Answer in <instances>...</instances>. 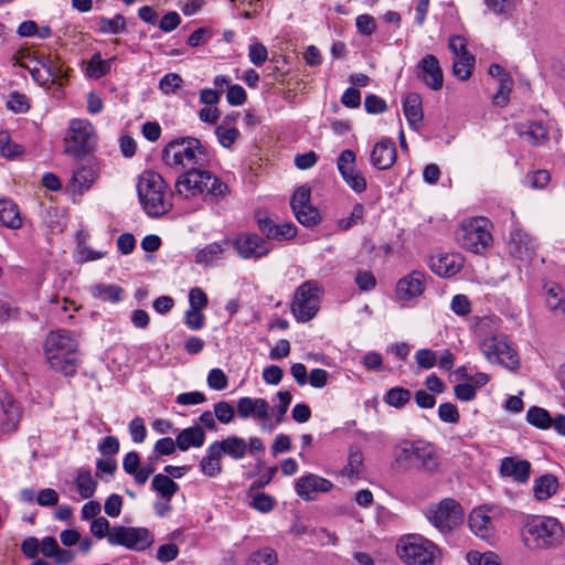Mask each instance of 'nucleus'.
I'll list each match as a JSON object with an SVG mask.
<instances>
[{
    "instance_id": "obj_1",
    "label": "nucleus",
    "mask_w": 565,
    "mask_h": 565,
    "mask_svg": "<svg viewBox=\"0 0 565 565\" xmlns=\"http://www.w3.org/2000/svg\"><path fill=\"white\" fill-rule=\"evenodd\" d=\"M203 168L190 169L177 178L174 190L178 198L193 203H217L228 195V185Z\"/></svg>"
},
{
    "instance_id": "obj_2",
    "label": "nucleus",
    "mask_w": 565,
    "mask_h": 565,
    "mask_svg": "<svg viewBox=\"0 0 565 565\" xmlns=\"http://www.w3.org/2000/svg\"><path fill=\"white\" fill-rule=\"evenodd\" d=\"M140 204L148 216L160 217L171 211L172 193L161 174L147 170L137 182Z\"/></svg>"
},
{
    "instance_id": "obj_3",
    "label": "nucleus",
    "mask_w": 565,
    "mask_h": 565,
    "mask_svg": "<svg viewBox=\"0 0 565 565\" xmlns=\"http://www.w3.org/2000/svg\"><path fill=\"white\" fill-rule=\"evenodd\" d=\"M209 150L196 138H177L162 150V160L166 166L178 171H188L205 167L210 161Z\"/></svg>"
},
{
    "instance_id": "obj_4",
    "label": "nucleus",
    "mask_w": 565,
    "mask_h": 565,
    "mask_svg": "<svg viewBox=\"0 0 565 565\" xmlns=\"http://www.w3.org/2000/svg\"><path fill=\"white\" fill-rule=\"evenodd\" d=\"M77 340L71 331H52L45 340V356L50 367L65 376H73L77 366Z\"/></svg>"
},
{
    "instance_id": "obj_5",
    "label": "nucleus",
    "mask_w": 565,
    "mask_h": 565,
    "mask_svg": "<svg viewBox=\"0 0 565 565\" xmlns=\"http://www.w3.org/2000/svg\"><path fill=\"white\" fill-rule=\"evenodd\" d=\"M522 536L530 550H547L562 543L564 529L556 518L531 515L525 521Z\"/></svg>"
},
{
    "instance_id": "obj_6",
    "label": "nucleus",
    "mask_w": 565,
    "mask_h": 565,
    "mask_svg": "<svg viewBox=\"0 0 565 565\" xmlns=\"http://www.w3.org/2000/svg\"><path fill=\"white\" fill-rule=\"evenodd\" d=\"M397 555L407 565H439L440 551L435 543L418 534L401 537Z\"/></svg>"
},
{
    "instance_id": "obj_7",
    "label": "nucleus",
    "mask_w": 565,
    "mask_h": 565,
    "mask_svg": "<svg viewBox=\"0 0 565 565\" xmlns=\"http://www.w3.org/2000/svg\"><path fill=\"white\" fill-rule=\"evenodd\" d=\"M323 295L322 285L317 280H306L295 291L291 313L298 322L312 320L320 308Z\"/></svg>"
},
{
    "instance_id": "obj_8",
    "label": "nucleus",
    "mask_w": 565,
    "mask_h": 565,
    "mask_svg": "<svg viewBox=\"0 0 565 565\" xmlns=\"http://www.w3.org/2000/svg\"><path fill=\"white\" fill-rule=\"evenodd\" d=\"M456 239L460 247L470 253L484 252L492 244L487 218L473 217L465 221L456 233Z\"/></svg>"
},
{
    "instance_id": "obj_9",
    "label": "nucleus",
    "mask_w": 565,
    "mask_h": 565,
    "mask_svg": "<svg viewBox=\"0 0 565 565\" xmlns=\"http://www.w3.org/2000/svg\"><path fill=\"white\" fill-rule=\"evenodd\" d=\"M429 523L441 533L451 532L463 521V509L455 499L446 498L425 510Z\"/></svg>"
},
{
    "instance_id": "obj_10",
    "label": "nucleus",
    "mask_w": 565,
    "mask_h": 565,
    "mask_svg": "<svg viewBox=\"0 0 565 565\" xmlns=\"http://www.w3.org/2000/svg\"><path fill=\"white\" fill-rule=\"evenodd\" d=\"M97 142L94 126L86 119L70 121L65 139V152L81 157L92 151Z\"/></svg>"
},
{
    "instance_id": "obj_11",
    "label": "nucleus",
    "mask_w": 565,
    "mask_h": 565,
    "mask_svg": "<svg viewBox=\"0 0 565 565\" xmlns=\"http://www.w3.org/2000/svg\"><path fill=\"white\" fill-rule=\"evenodd\" d=\"M479 347L488 362L498 363L510 370L519 366V356L508 342L505 335L495 334L487 337L480 342Z\"/></svg>"
},
{
    "instance_id": "obj_12",
    "label": "nucleus",
    "mask_w": 565,
    "mask_h": 565,
    "mask_svg": "<svg viewBox=\"0 0 565 565\" xmlns=\"http://www.w3.org/2000/svg\"><path fill=\"white\" fill-rule=\"evenodd\" d=\"M502 514L501 507L497 504L476 507L469 513V527L477 537L491 542L495 537V522Z\"/></svg>"
},
{
    "instance_id": "obj_13",
    "label": "nucleus",
    "mask_w": 565,
    "mask_h": 565,
    "mask_svg": "<svg viewBox=\"0 0 565 565\" xmlns=\"http://www.w3.org/2000/svg\"><path fill=\"white\" fill-rule=\"evenodd\" d=\"M154 536L147 527L115 525L108 536V543L113 546H124L127 550L142 552L151 546Z\"/></svg>"
},
{
    "instance_id": "obj_14",
    "label": "nucleus",
    "mask_w": 565,
    "mask_h": 565,
    "mask_svg": "<svg viewBox=\"0 0 565 565\" xmlns=\"http://www.w3.org/2000/svg\"><path fill=\"white\" fill-rule=\"evenodd\" d=\"M508 254L522 264L530 262L536 252V243L525 231L514 226L507 243Z\"/></svg>"
},
{
    "instance_id": "obj_15",
    "label": "nucleus",
    "mask_w": 565,
    "mask_h": 565,
    "mask_svg": "<svg viewBox=\"0 0 565 565\" xmlns=\"http://www.w3.org/2000/svg\"><path fill=\"white\" fill-rule=\"evenodd\" d=\"M310 189L302 185L295 191L290 200L297 221L307 227L316 225L320 220L319 211L310 204Z\"/></svg>"
},
{
    "instance_id": "obj_16",
    "label": "nucleus",
    "mask_w": 565,
    "mask_h": 565,
    "mask_svg": "<svg viewBox=\"0 0 565 565\" xmlns=\"http://www.w3.org/2000/svg\"><path fill=\"white\" fill-rule=\"evenodd\" d=\"M356 156L354 151L345 149L341 151L337 160V168L344 182L356 193L366 189V180L355 167Z\"/></svg>"
},
{
    "instance_id": "obj_17",
    "label": "nucleus",
    "mask_w": 565,
    "mask_h": 565,
    "mask_svg": "<svg viewBox=\"0 0 565 565\" xmlns=\"http://www.w3.org/2000/svg\"><path fill=\"white\" fill-rule=\"evenodd\" d=\"M236 408L241 418L246 419L254 417L255 419L262 422L260 428L263 430H274V425L269 422L270 406L266 399L252 398L247 396L241 397L237 399Z\"/></svg>"
},
{
    "instance_id": "obj_18",
    "label": "nucleus",
    "mask_w": 565,
    "mask_h": 565,
    "mask_svg": "<svg viewBox=\"0 0 565 565\" xmlns=\"http://www.w3.org/2000/svg\"><path fill=\"white\" fill-rule=\"evenodd\" d=\"M232 245L244 259L260 258L270 252L268 242L252 233H239L234 237Z\"/></svg>"
},
{
    "instance_id": "obj_19",
    "label": "nucleus",
    "mask_w": 565,
    "mask_h": 565,
    "mask_svg": "<svg viewBox=\"0 0 565 565\" xmlns=\"http://www.w3.org/2000/svg\"><path fill=\"white\" fill-rule=\"evenodd\" d=\"M333 487L330 480L315 473L302 476L295 482V491L303 501H313L318 493H328Z\"/></svg>"
},
{
    "instance_id": "obj_20",
    "label": "nucleus",
    "mask_w": 565,
    "mask_h": 565,
    "mask_svg": "<svg viewBox=\"0 0 565 565\" xmlns=\"http://www.w3.org/2000/svg\"><path fill=\"white\" fill-rule=\"evenodd\" d=\"M97 179L96 171L89 166H81L73 170L65 184V192L75 201L87 192Z\"/></svg>"
},
{
    "instance_id": "obj_21",
    "label": "nucleus",
    "mask_w": 565,
    "mask_h": 565,
    "mask_svg": "<svg viewBox=\"0 0 565 565\" xmlns=\"http://www.w3.org/2000/svg\"><path fill=\"white\" fill-rule=\"evenodd\" d=\"M426 287V275L423 271L414 270L402 277L395 288L396 297L403 301H411L419 297Z\"/></svg>"
},
{
    "instance_id": "obj_22",
    "label": "nucleus",
    "mask_w": 565,
    "mask_h": 565,
    "mask_svg": "<svg viewBox=\"0 0 565 565\" xmlns=\"http://www.w3.org/2000/svg\"><path fill=\"white\" fill-rule=\"evenodd\" d=\"M417 77L433 90H439L443 87V71L435 55L427 54L418 62Z\"/></svg>"
},
{
    "instance_id": "obj_23",
    "label": "nucleus",
    "mask_w": 565,
    "mask_h": 565,
    "mask_svg": "<svg viewBox=\"0 0 565 565\" xmlns=\"http://www.w3.org/2000/svg\"><path fill=\"white\" fill-rule=\"evenodd\" d=\"M465 264V258L459 253H444L431 257L430 269L440 277H452L458 274Z\"/></svg>"
},
{
    "instance_id": "obj_24",
    "label": "nucleus",
    "mask_w": 565,
    "mask_h": 565,
    "mask_svg": "<svg viewBox=\"0 0 565 565\" xmlns=\"http://www.w3.org/2000/svg\"><path fill=\"white\" fill-rule=\"evenodd\" d=\"M414 460L417 462L418 467L429 471L435 472L439 469L440 459L436 447L426 440H416L415 447L412 448Z\"/></svg>"
},
{
    "instance_id": "obj_25",
    "label": "nucleus",
    "mask_w": 565,
    "mask_h": 565,
    "mask_svg": "<svg viewBox=\"0 0 565 565\" xmlns=\"http://www.w3.org/2000/svg\"><path fill=\"white\" fill-rule=\"evenodd\" d=\"M500 475L518 483H526L531 475V463L516 457H504L500 463Z\"/></svg>"
},
{
    "instance_id": "obj_26",
    "label": "nucleus",
    "mask_w": 565,
    "mask_h": 565,
    "mask_svg": "<svg viewBox=\"0 0 565 565\" xmlns=\"http://www.w3.org/2000/svg\"><path fill=\"white\" fill-rule=\"evenodd\" d=\"M371 163L379 170L390 169L396 161V149L392 140L383 138L377 141L370 156Z\"/></svg>"
},
{
    "instance_id": "obj_27",
    "label": "nucleus",
    "mask_w": 565,
    "mask_h": 565,
    "mask_svg": "<svg viewBox=\"0 0 565 565\" xmlns=\"http://www.w3.org/2000/svg\"><path fill=\"white\" fill-rule=\"evenodd\" d=\"M228 241L213 242L202 248H198L194 254V262L203 267L215 266L225 258Z\"/></svg>"
},
{
    "instance_id": "obj_28",
    "label": "nucleus",
    "mask_w": 565,
    "mask_h": 565,
    "mask_svg": "<svg viewBox=\"0 0 565 565\" xmlns=\"http://www.w3.org/2000/svg\"><path fill=\"white\" fill-rule=\"evenodd\" d=\"M122 468L140 486H143L154 471V468L149 463L140 466V456L137 451H129L125 455Z\"/></svg>"
},
{
    "instance_id": "obj_29",
    "label": "nucleus",
    "mask_w": 565,
    "mask_h": 565,
    "mask_svg": "<svg viewBox=\"0 0 565 565\" xmlns=\"http://www.w3.org/2000/svg\"><path fill=\"white\" fill-rule=\"evenodd\" d=\"M2 416L0 418V430L3 434L13 433L21 419V408L11 397H4L2 401Z\"/></svg>"
},
{
    "instance_id": "obj_30",
    "label": "nucleus",
    "mask_w": 565,
    "mask_h": 565,
    "mask_svg": "<svg viewBox=\"0 0 565 565\" xmlns=\"http://www.w3.org/2000/svg\"><path fill=\"white\" fill-rule=\"evenodd\" d=\"M212 444L222 457L225 455L234 460H241L247 454V443L242 437L230 436L222 440H215Z\"/></svg>"
},
{
    "instance_id": "obj_31",
    "label": "nucleus",
    "mask_w": 565,
    "mask_h": 565,
    "mask_svg": "<svg viewBox=\"0 0 565 565\" xmlns=\"http://www.w3.org/2000/svg\"><path fill=\"white\" fill-rule=\"evenodd\" d=\"M177 445L180 451H186L190 448H200L205 443V433L199 425L191 426L178 431Z\"/></svg>"
},
{
    "instance_id": "obj_32",
    "label": "nucleus",
    "mask_w": 565,
    "mask_h": 565,
    "mask_svg": "<svg viewBox=\"0 0 565 565\" xmlns=\"http://www.w3.org/2000/svg\"><path fill=\"white\" fill-rule=\"evenodd\" d=\"M40 552L45 557L54 558L57 565L70 564L75 558L74 552L61 548L53 536H46L41 541Z\"/></svg>"
},
{
    "instance_id": "obj_33",
    "label": "nucleus",
    "mask_w": 565,
    "mask_h": 565,
    "mask_svg": "<svg viewBox=\"0 0 565 565\" xmlns=\"http://www.w3.org/2000/svg\"><path fill=\"white\" fill-rule=\"evenodd\" d=\"M222 456L218 450L211 444L205 449V455L202 457L199 463L200 472L209 478H215L222 472Z\"/></svg>"
},
{
    "instance_id": "obj_34",
    "label": "nucleus",
    "mask_w": 565,
    "mask_h": 565,
    "mask_svg": "<svg viewBox=\"0 0 565 565\" xmlns=\"http://www.w3.org/2000/svg\"><path fill=\"white\" fill-rule=\"evenodd\" d=\"M0 224L10 230H19L23 225L19 207L11 199L0 200Z\"/></svg>"
},
{
    "instance_id": "obj_35",
    "label": "nucleus",
    "mask_w": 565,
    "mask_h": 565,
    "mask_svg": "<svg viewBox=\"0 0 565 565\" xmlns=\"http://www.w3.org/2000/svg\"><path fill=\"white\" fill-rule=\"evenodd\" d=\"M259 227L269 239H291L297 235V227L292 223L275 225L270 221H260Z\"/></svg>"
},
{
    "instance_id": "obj_36",
    "label": "nucleus",
    "mask_w": 565,
    "mask_h": 565,
    "mask_svg": "<svg viewBox=\"0 0 565 565\" xmlns=\"http://www.w3.org/2000/svg\"><path fill=\"white\" fill-rule=\"evenodd\" d=\"M558 480L551 473H545L534 480L533 494L536 500L545 501L556 493Z\"/></svg>"
},
{
    "instance_id": "obj_37",
    "label": "nucleus",
    "mask_w": 565,
    "mask_h": 565,
    "mask_svg": "<svg viewBox=\"0 0 565 565\" xmlns=\"http://www.w3.org/2000/svg\"><path fill=\"white\" fill-rule=\"evenodd\" d=\"M404 115L412 128H417L423 119L422 98L416 93H411L403 102Z\"/></svg>"
},
{
    "instance_id": "obj_38",
    "label": "nucleus",
    "mask_w": 565,
    "mask_h": 565,
    "mask_svg": "<svg viewBox=\"0 0 565 565\" xmlns=\"http://www.w3.org/2000/svg\"><path fill=\"white\" fill-rule=\"evenodd\" d=\"M151 489L166 501H171L180 487L169 476L158 473L152 478Z\"/></svg>"
},
{
    "instance_id": "obj_39",
    "label": "nucleus",
    "mask_w": 565,
    "mask_h": 565,
    "mask_svg": "<svg viewBox=\"0 0 565 565\" xmlns=\"http://www.w3.org/2000/svg\"><path fill=\"white\" fill-rule=\"evenodd\" d=\"M519 134L523 140L533 146H539L547 140L548 129L542 122L531 121L523 125Z\"/></svg>"
},
{
    "instance_id": "obj_40",
    "label": "nucleus",
    "mask_w": 565,
    "mask_h": 565,
    "mask_svg": "<svg viewBox=\"0 0 565 565\" xmlns=\"http://www.w3.org/2000/svg\"><path fill=\"white\" fill-rule=\"evenodd\" d=\"M115 60V56L107 60H103L102 54L99 52L93 54V56L85 66L86 76L95 79L104 77L110 72Z\"/></svg>"
},
{
    "instance_id": "obj_41",
    "label": "nucleus",
    "mask_w": 565,
    "mask_h": 565,
    "mask_svg": "<svg viewBox=\"0 0 565 565\" xmlns=\"http://www.w3.org/2000/svg\"><path fill=\"white\" fill-rule=\"evenodd\" d=\"M363 469L364 462L362 451L355 446L350 447L348 454V463L342 468L340 475L349 479H358L363 472Z\"/></svg>"
},
{
    "instance_id": "obj_42",
    "label": "nucleus",
    "mask_w": 565,
    "mask_h": 565,
    "mask_svg": "<svg viewBox=\"0 0 565 565\" xmlns=\"http://www.w3.org/2000/svg\"><path fill=\"white\" fill-rule=\"evenodd\" d=\"M234 119L235 117L227 116L222 124L215 128L217 140L224 148H230L239 136L238 129L234 126Z\"/></svg>"
},
{
    "instance_id": "obj_43",
    "label": "nucleus",
    "mask_w": 565,
    "mask_h": 565,
    "mask_svg": "<svg viewBox=\"0 0 565 565\" xmlns=\"http://www.w3.org/2000/svg\"><path fill=\"white\" fill-rule=\"evenodd\" d=\"M75 486L82 499L92 498L97 488V482L87 469H79L75 478Z\"/></svg>"
},
{
    "instance_id": "obj_44",
    "label": "nucleus",
    "mask_w": 565,
    "mask_h": 565,
    "mask_svg": "<svg viewBox=\"0 0 565 565\" xmlns=\"http://www.w3.org/2000/svg\"><path fill=\"white\" fill-rule=\"evenodd\" d=\"M87 237L88 236L85 233L77 234L78 244H77L75 255H74L76 263L83 264V263H87V262L98 260V259L103 258L105 255V252L95 250V249H92L90 247H88L85 244V241L87 239Z\"/></svg>"
},
{
    "instance_id": "obj_45",
    "label": "nucleus",
    "mask_w": 565,
    "mask_h": 565,
    "mask_svg": "<svg viewBox=\"0 0 565 565\" xmlns=\"http://www.w3.org/2000/svg\"><path fill=\"white\" fill-rule=\"evenodd\" d=\"M33 60L41 66L51 83L54 84L64 77L63 65L60 61L50 56L33 57Z\"/></svg>"
},
{
    "instance_id": "obj_46",
    "label": "nucleus",
    "mask_w": 565,
    "mask_h": 565,
    "mask_svg": "<svg viewBox=\"0 0 565 565\" xmlns=\"http://www.w3.org/2000/svg\"><path fill=\"white\" fill-rule=\"evenodd\" d=\"M97 26L103 34H119L126 30L127 22L121 14H116L114 18L100 17Z\"/></svg>"
},
{
    "instance_id": "obj_47",
    "label": "nucleus",
    "mask_w": 565,
    "mask_h": 565,
    "mask_svg": "<svg viewBox=\"0 0 565 565\" xmlns=\"http://www.w3.org/2000/svg\"><path fill=\"white\" fill-rule=\"evenodd\" d=\"M475 66V57L471 54H461L455 56L452 62L454 75L460 81H467L472 73Z\"/></svg>"
},
{
    "instance_id": "obj_48",
    "label": "nucleus",
    "mask_w": 565,
    "mask_h": 565,
    "mask_svg": "<svg viewBox=\"0 0 565 565\" xmlns=\"http://www.w3.org/2000/svg\"><path fill=\"white\" fill-rule=\"evenodd\" d=\"M122 294V288L117 285H95L92 287L93 297L109 302H118Z\"/></svg>"
},
{
    "instance_id": "obj_49",
    "label": "nucleus",
    "mask_w": 565,
    "mask_h": 565,
    "mask_svg": "<svg viewBox=\"0 0 565 565\" xmlns=\"http://www.w3.org/2000/svg\"><path fill=\"white\" fill-rule=\"evenodd\" d=\"M526 420L532 426L541 429H547L552 427V417L550 413L539 406H532L526 413Z\"/></svg>"
},
{
    "instance_id": "obj_50",
    "label": "nucleus",
    "mask_w": 565,
    "mask_h": 565,
    "mask_svg": "<svg viewBox=\"0 0 565 565\" xmlns=\"http://www.w3.org/2000/svg\"><path fill=\"white\" fill-rule=\"evenodd\" d=\"M411 397L412 393L409 390L396 386L388 390L383 399L392 407L402 408L411 401Z\"/></svg>"
},
{
    "instance_id": "obj_51",
    "label": "nucleus",
    "mask_w": 565,
    "mask_h": 565,
    "mask_svg": "<svg viewBox=\"0 0 565 565\" xmlns=\"http://www.w3.org/2000/svg\"><path fill=\"white\" fill-rule=\"evenodd\" d=\"M23 148L13 142L8 131H0V153L2 157L13 159L21 156Z\"/></svg>"
},
{
    "instance_id": "obj_52",
    "label": "nucleus",
    "mask_w": 565,
    "mask_h": 565,
    "mask_svg": "<svg viewBox=\"0 0 565 565\" xmlns=\"http://www.w3.org/2000/svg\"><path fill=\"white\" fill-rule=\"evenodd\" d=\"M276 563L277 554L269 547L258 550L247 561V565H275Z\"/></svg>"
},
{
    "instance_id": "obj_53",
    "label": "nucleus",
    "mask_w": 565,
    "mask_h": 565,
    "mask_svg": "<svg viewBox=\"0 0 565 565\" xmlns=\"http://www.w3.org/2000/svg\"><path fill=\"white\" fill-rule=\"evenodd\" d=\"M467 561L470 565H500L499 556L493 552L470 551Z\"/></svg>"
},
{
    "instance_id": "obj_54",
    "label": "nucleus",
    "mask_w": 565,
    "mask_h": 565,
    "mask_svg": "<svg viewBox=\"0 0 565 565\" xmlns=\"http://www.w3.org/2000/svg\"><path fill=\"white\" fill-rule=\"evenodd\" d=\"M213 412L216 419L223 424L227 425L232 423L235 416V409L230 402L220 401L214 404Z\"/></svg>"
},
{
    "instance_id": "obj_55",
    "label": "nucleus",
    "mask_w": 565,
    "mask_h": 565,
    "mask_svg": "<svg viewBox=\"0 0 565 565\" xmlns=\"http://www.w3.org/2000/svg\"><path fill=\"white\" fill-rule=\"evenodd\" d=\"M499 87L492 102L495 106L504 107L510 100V93L512 89L513 81L511 77H504L503 82L498 83Z\"/></svg>"
},
{
    "instance_id": "obj_56",
    "label": "nucleus",
    "mask_w": 565,
    "mask_h": 565,
    "mask_svg": "<svg viewBox=\"0 0 565 565\" xmlns=\"http://www.w3.org/2000/svg\"><path fill=\"white\" fill-rule=\"evenodd\" d=\"M7 107L17 114H24L30 109V103L26 95L19 92H12L7 100Z\"/></svg>"
},
{
    "instance_id": "obj_57",
    "label": "nucleus",
    "mask_w": 565,
    "mask_h": 565,
    "mask_svg": "<svg viewBox=\"0 0 565 565\" xmlns=\"http://www.w3.org/2000/svg\"><path fill=\"white\" fill-rule=\"evenodd\" d=\"M183 79L177 73L166 74L159 82V89L164 95L174 94L182 85Z\"/></svg>"
},
{
    "instance_id": "obj_58",
    "label": "nucleus",
    "mask_w": 565,
    "mask_h": 565,
    "mask_svg": "<svg viewBox=\"0 0 565 565\" xmlns=\"http://www.w3.org/2000/svg\"><path fill=\"white\" fill-rule=\"evenodd\" d=\"M205 315L202 310L189 308L184 312V324L190 330H201L205 326Z\"/></svg>"
},
{
    "instance_id": "obj_59",
    "label": "nucleus",
    "mask_w": 565,
    "mask_h": 565,
    "mask_svg": "<svg viewBox=\"0 0 565 565\" xmlns=\"http://www.w3.org/2000/svg\"><path fill=\"white\" fill-rule=\"evenodd\" d=\"M277 397H278V405L275 407L274 413H275L276 423L280 424L285 419V415H286L288 407L292 401V396H291V393L288 391H280L277 393Z\"/></svg>"
},
{
    "instance_id": "obj_60",
    "label": "nucleus",
    "mask_w": 565,
    "mask_h": 565,
    "mask_svg": "<svg viewBox=\"0 0 565 565\" xmlns=\"http://www.w3.org/2000/svg\"><path fill=\"white\" fill-rule=\"evenodd\" d=\"M365 209L361 203H356L350 216L341 218L338 221V227L342 231H347L358 224L359 221H361L364 216Z\"/></svg>"
},
{
    "instance_id": "obj_61",
    "label": "nucleus",
    "mask_w": 565,
    "mask_h": 565,
    "mask_svg": "<svg viewBox=\"0 0 565 565\" xmlns=\"http://www.w3.org/2000/svg\"><path fill=\"white\" fill-rule=\"evenodd\" d=\"M355 28L364 36H370L376 31V21L370 14H360L355 18Z\"/></svg>"
},
{
    "instance_id": "obj_62",
    "label": "nucleus",
    "mask_w": 565,
    "mask_h": 565,
    "mask_svg": "<svg viewBox=\"0 0 565 565\" xmlns=\"http://www.w3.org/2000/svg\"><path fill=\"white\" fill-rule=\"evenodd\" d=\"M210 388L215 391H222L227 387L228 380L226 374L221 369H212L206 379Z\"/></svg>"
},
{
    "instance_id": "obj_63",
    "label": "nucleus",
    "mask_w": 565,
    "mask_h": 565,
    "mask_svg": "<svg viewBox=\"0 0 565 565\" xmlns=\"http://www.w3.org/2000/svg\"><path fill=\"white\" fill-rule=\"evenodd\" d=\"M178 449L177 439L170 437H163L156 441L153 446V455L158 456H170Z\"/></svg>"
},
{
    "instance_id": "obj_64",
    "label": "nucleus",
    "mask_w": 565,
    "mask_h": 565,
    "mask_svg": "<svg viewBox=\"0 0 565 565\" xmlns=\"http://www.w3.org/2000/svg\"><path fill=\"white\" fill-rule=\"evenodd\" d=\"M551 180L550 173L546 170H537L527 173L525 177V183L532 189H543Z\"/></svg>"
}]
</instances>
